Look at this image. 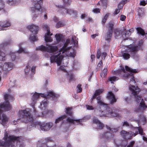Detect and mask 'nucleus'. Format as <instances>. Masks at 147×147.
<instances>
[{"label":"nucleus","mask_w":147,"mask_h":147,"mask_svg":"<svg viewBox=\"0 0 147 147\" xmlns=\"http://www.w3.org/2000/svg\"><path fill=\"white\" fill-rule=\"evenodd\" d=\"M97 102L98 105L96 107L94 112L97 116L101 117H120L113 108L109 107L108 104L103 102L101 100L100 96L96 98Z\"/></svg>","instance_id":"f257e3e1"},{"label":"nucleus","mask_w":147,"mask_h":147,"mask_svg":"<svg viewBox=\"0 0 147 147\" xmlns=\"http://www.w3.org/2000/svg\"><path fill=\"white\" fill-rule=\"evenodd\" d=\"M4 142L0 140V146H4L7 147H15L14 144L15 142H17V146H19V147H22L21 144H20V143L21 142L22 140L20 137H16L14 135L9 136L7 133L5 135L3 138Z\"/></svg>","instance_id":"f03ea898"},{"label":"nucleus","mask_w":147,"mask_h":147,"mask_svg":"<svg viewBox=\"0 0 147 147\" xmlns=\"http://www.w3.org/2000/svg\"><path fill=\"white\" fill-rule=\"evenodd\" d=\"M4 98L5 101L0 105V120L1 119V115L3 112L2 109H3L5 111L11 110L12 107L10 104L9 100L13 101L14 99L13 96L7 94H5L4 95Z\"/></svg>","instance_id":"7ed1b4c3"},{"label":"nucleus","mask_w":147,"mask_h":147,"mask_svg":"<svg viewBox=\"0 0 147 147\" xmlns=\"http://www.w3.org/2000/svg\"><path fill=\"white\" fill-rule=\"evenodd\" d=\"M30 110L28 109L24 110H21L19 112V116L23 119L22 121L26 123L32 122L33 120V117L30 113Z\"/></svg>","instance_id":"20e7f679"},{"label":"nucleus","mask_w":147,"mask_h":147,"mask_svg":"<svg viewBox=\"0 0 147 147\" xmlns=\"http://www.w3.org/2000/svg\"><path fill=\"white\" fill-rule=\"evenodd\" d=\"M37 2L35 4L34 7L31 8L30 11L33 14V17L34 19L39 16L42 13L41 5L42 0H36Z\"/></svg>","instance_id":"39448f33"},{"label":"nucleus","mask_w":147,"mask_h":147,"mask_svg":"<svg viewBox=\"0 0 147 147\" xmlns=\"http://www.w3.org/2000/svg\"><path fill=\"white\" fill-rule=\"evenodd\" d=\"M35 124L36 125L39 126L40 129L44 131L49 130L53 125L52 123H41L38 121L35 122Z\"/></svg>","instance_id":"423d86ee"},{"label":"nucleus","mask_w":147,"mask_h":147,"mask_svg":"<svg viewBox=\"0 0 147 147\" xmlns=\"http://www.w3.org/2000/svg\"><path fill=\"white\" fill-rule=\"evenodd\" d=\"M56 6L59 8V10L62 11V13L64 15L65 14L64 11H65L66 13L70 15L76 16L77 14V11L74 10L72 9H67L63 6H61L59 5H56Z\"/></svg>","instance_id":"0eeeda50"},{"label":"nucleus","mask_w":147,"mask_h":147,"mask_svg":"<svg viewBox=\"0 0 147 147\" xmlns=\"http://www.w3.org/2000/svg\"><path fill=\"white\" fill-rule=\"evenodd\" d=\"M63 59V57L60 55V53H58L56 55H53L50 57V61L51 63L56 62L58 65H60L61 60Z\"/></svg>","instance_id":"6e6552de"},{"label":"nucleus","mask_w":147,"mask_h":147,"mask_svg":"<svg viewBox=\"0 0 147 147\" xmlns=\"http://www.w3.org/2000/svg\"><path fill=\"white\" fill-rule=\"evenodd\" d=\"M11 43V41H8L5 42L3 43L0 44V61L5 60L6 59L5 54L1 51V49H3L4 47L9 45Z\"/></svg>","instance_id":"1a4fd4ad"},{"label":"nucleus","mask_w":147,"mask_h":147,"mask_svg":"<svg viewBox=\"0 0 147 147\" xmlns=\"http://www.w3.org/2000/svg\"><path fill=\"white\" fill-rule=\"evenodd\" d=\"M127 48V52L130 53L131 56L134 57L138 51V46L131 44L128 46Z\"/></svg>","instance_id":"9d476101"},{"label":"nucleus","mask_w":147,"mask_h":147,"mask_svg":"<svg viewBox=\"0 0 147 147\" xmlns=\"http://www.w3.org/2000/svg\"><path fill=\"white\" fill-rule=\"evenodd\" d=\"M129 88L131 94L133 96H135L138 94L140 91V89L138 86H135L131 84L129 85Z\"/></svg>","instance_id":"9b49d317"},{"label":"nucleus","mask_w":147,"mask_h":147,"mask_svg":"<svg viewBox=\"0 0 147 147\" xmlns=\"http://www.w3.org/2000/svg\"><path fill=\"white\" fill-rule=\"evenodd\" d=\"M126 29L125 28H123V30H118V29H116L115 30V37L116 38H117L118 37L121 35L122 36H123V34H122V32L123 31H125V37L126 36H129V33L130 32V31L128 32L126 30Z\"/></svg>","instance_id":"f8f14e48"},{"label":"nucleus","mask_w":147,"mask_h":147,"mask_svg":"<svg viewBox=\"0 0 147 147\" xmlns=\"http://www.w3.org/2000/svg\"><path fill=\"white\" fill-rule=\"evenodd\" d=\"M147 108V106L145 105L143 99H142L138 107L135 108L134 111L135 112H140L142 110H144Z\"/></svg>","instance_id":"ddd939ff"},{"label":"nucleus","mask_w":147,"mask_h":147,"mask_svg":"<svg viewBox=\"0 0 147 147\" xmlns=\"http://www.w3.org/2000/svg\"><path fill=\"white\" fill-rule=\"evenodd\" d=\"M107 98L110 101V103L112 105L117 101V99L115 97V95L111 91H109L108 92Z\"/></svg>","instance_id":"4468645a"},{"label":"nucleus","mask_w":147,"mask_h":147,"mask_svg":"<svg viewBox=\"0 0 147 147\" xmlns=\"http://www.w3.org/2000/svg\"><path fill=\"white\" fill-rule=\"evenodd\" d=\"M27 28L30 32L34 34H37L38 30V27L36 25L32 24L27 26Z\"/></svg>","instance_id":"2eb2a0df"},{"label":"nucleus","mask_w":147,"mask_h":147,"mask_svg":"<svg viewBox=\"0 0 147 147\" xmlns=\"http://www.w3.org/2000/svg\"><path fill=\"white\" fill-rule=\"evenodd\" d=\"M82 119H72L69 117H67V119L66 121L67 122L73 124L74 125H76L81 124V123L82 121Z\"/></svg>","instance_id":"dca6fc26"},{"label":"nucleus","mask_w":147,"mask_h":147,"mask_svg":"<svg viewBox=\"0 0 147 147\" xmlns=\"http://www.w3.org/2000/svg\"><path fill=\"white\" fill-rule=\"evenodd\" d=\"M121 134L123 138L125 140L130 139L131 137V132H127L124 130L122 131Z\"/></svg>","instance_id":"f3484780"},{"label":"nucleus","mask_w":147,"mask_h":147,"mask_svg":"<svg viewBox=\"0 0 147 147\" xmlns=\"http://www.w3.org/2000/svg\"><path fill=\"white\" fill-rule=\"evenodd\" d=\"M115 142L117 147H125L127 144L122 140L116 139Z\"/></svg>","instance_id":"a211bd4d"},{"label":"nucleus","mask_w":147,"mask_h":147,"mask_svg":"<svg viewBox=\"0 0 147 147\" xmlns=\"http://www.w3.org/2000/svg\"><path fill=\"white\" fill-rule=\"evenodd\" d=\"M113 134L109 132H105L100 136L101 138H106L107 140L111 139L113 138Z\"/></svg>","instance_id":"6ab92c4d"},{"label":"nucleus","mask_w":147,"mask_h":147,"mask_svg":"<svg viewBox=\"0 0 147 147\" xmlns=\"http://www.w3.org/2000/svg\"><path fill=\"white\" fill-rule=\"evenodd\" d=\"M58 47L57 46H53L52 45H49L47 49V52L49 53H53L57 51Z\"/></svg>","instance_id":"aec40b11"},{"label":"nucleus","mask_w":147,"mask_h":147,"mask_svg":"<svg viewBox=\"0 0 147 147\" xmlns=\"http://www.w3.org/2000/svg\"><path fill=\"white\" fill-rule=\"evenodd\" d=\"M103 91V90L102 89H99L96 90L92 97L91 98V102L92 103L93 99H95L96 98V96H99L101 94Z\"/></svg>","instance_id":"412c9836"},{"label":"nucleus","mask_w":147,"mask_h":147,"mask_svg":"<svg viewBox=\"0 0 147 147\" xmlns=\"http://www.w3.org/2000/svg\"><path fill=\"white\" fill-rule=\"evenodd\" d=\"M93 122L94 123L97 125L98 128L99 129H102L104 127V124L101 123L99 120L97 119H94L93 120Z\"/></svg>","instance_id":"4be33fe9"},{"label":"nucleus","mask_w":147,"mask_h":147,"mask_svg":"<svg viewBox=\"0 0 147 147\" xmlns=\"http://www.w3.org/2000/svg\"><path fill=\"white\" fill-rule=\"evenodd\" d=\"M113 32L108 30L105 37V40L107 42H109L111 40L112 37Z\"/></svg>","instance_id":"5701e85b"},{"label":"nucleus","mask_w":147,"mask_h":147,"mask_svg":"<svg viewBox=\"0 0 147 147\" xmlns=\"http://www.w3.org/2000/svg\"><path fill=\"white\" fill-rule=\"evenodd\" d=\"M121 69L117 70L116 71V74L119 75L121 77H122L121 75L125 74V71L124 67L121 66Z\"/></svg>","instance_id":"b1692460"},{"label":"nucleus","mask_w":147,"mask_h":147,"mask_svg":"<svg viewBox=\"0 0 147 147\" xmlns=\"http://www.w3.org/2000/svg\"><path fill=\"white\" fill-rule=\"evenodd\" d=\"M10 23L8 21L0 22V27L5 28L9 26Z\"/></svg>","instance_id":"393cba45"},{"label":"nucleus","mask_w":147,"mask_h":147,"mask_svg":"<svg viewBox=\"0 0 147 147\" xmlns=\"http://www.w3.org/2000/svg\"><path fill=\"white\" fill-rule=\"evenodd\" d=\"M114 22L112 20L110 21L108 23V25L107 27L109 31H113Z\"/></svg>","instance_id":"a878e982"},{"label":"nucleus","mask_w":147,"mask_h":147,"mask_svg":"<svg viewBox=\"0 0 147 147\" xmlns=\"http://www.w3.org/2000/svg\"><path fill=\"white\" fill-rule=\"evenodd\" d=\"M107 67L105 66L103 71L100 73V76L102 78L106 77L107 75Z\"/></svg>","instance_id":"bb28decb"},{"label":"nucleus","mask_w":147,"mask_h":147,"mask_svg":"<svg viewBox=\"0 0 147 147\" xmlns=\"http://www.w3.org/2000/svg\"><path fill=\"white\" fill-rule=\"evenodd\" d=\"M118 78L116 77L115 76H113L108 78L107 82H111V83L112 84H114V82L118 80Z\"/></svg>","instance_id":"cd10ccee"},{"label":"nucleus","mask_w":147,"mask_h":147,"mask_svg":"<svg viewBox=\"0 0 147 147\" xmlns=\"http://www.w3.org/2000/svg\"><path fill=\"white\" fill-rule=\"evenodd\" d=\"M67 43L65 42L64 44L63 47L60 49L59 52H62V53H63L67 51L69 49L68 48H67Z\"/></svg>","instance_id":"c85d7f7f"},{"label":"nucleus","mask_w":147,"mask_h":147,"mask_svg":"<svg viewBox=\"0 0 147 147\" xmlns=\"http://www.w3.org/2000/svg\"><path fill=\"white\" fill-rule=\"evenodd\" d=\"M47 47H46L43 45H41L36 48V50H40L42 51L47 52Z\"/></svg>","instance_id":"c756f323"},{"label":"nucleus","mask_w":147,"mask_h":147,"mask_svg":"<svg viewBox=\"0 0 147 147\" xmlns=\"http://www.w3.org/2000/svg\"><path fill=\"white\" fill-rule=\"evenodd\" d=\"M40 94H39L36 92L32 97V100L34 103L37 100V99L39 97Z\"/></svg>","instance_id":"7c9ffc66"},{"label":"nucleus","mask_w":147,"mask_h":147,"mask_svg":"<svg viewBox=\"0 0 147 147\" xmlns=\"http://www.w3.org/2000/svg\"><path fill=\"white\" fill-rule=\"evenodd\" d=\"M63 35L61 34H56L55 35V37L56 38L57 41L58 43H59L61 40L62 38Z\"/></svg>","instance_id":"2f4dec72"},{"label":"nucleus","mask_w":147,"mask_h":147,"mask_svg":"<svg viewBox=\"0 0 147 147\" xmlns=\"http://www.w3.org/2000/svg\"><path fill=\"white\" fill-rule=\"evenodd\" d=\"M2 119L1 120V123L3 125H4L7 121L8 120V118L5 115H2Z\"/></svg>","instance_id":"473e14b6"},{"label":"nucleus","mask_w":147,"mask_h":147,"mask_svg":"<svg viewBox=\"0 0 147 147\" xmlns=\"http://www.w3.org/2000/svg\"><path fill=\"white\" fill-rule=\"evenodd\" d=\"M138 33L142 36H144L145 34V32L143 29L141 27H137L136 29Z\"/></svg>","instance_id":"72a5a7b5"},{"label":"nucleus","mask_w":147,"mask_h":147,"mask_svg":"<svg viewBox=\"0 0 147 147\" xmlns=\"http://www.w3.org/2000/svg\"><path fill=\"white\" fill-rule=\"evenodd\" d=\"M125 69L127 71L131 73H136L137 72V71L136 69H132V68L127 66H125Z\"/></svg>","instance_id":"f704fd0d"},{"label":"nucleus","mask_w":147,"mask_h":147,"mask_svg":"<svg viewBox=\"0 0 147 147\" xmlns=\"http://www.w3.org/2000/svg\"><path fill=\"white\" fill-rule=\"evenodd\" d=\"M66 117V116L65 115H64L56 119L55 122V123H59V121H62L63 119H65Z\"/></svg>","instance_id":"c9c22d12"},{"label":"nucleus","mask_w":147,"mask_h":147,"mask_svg":"<svg viewBox=\"0 0 147 147\" xmlns=\"http://www.w3.org/2000/svg\"><path fill=\"white\" fill-rule=\"evenodd\" d=\"M131 73L129 74H123V75H121L122 76V77L125 79H127L130 76L131 77H133L134 76V75L133 74Z\"/></svg>","instance_id":"e433bc0d"},{"label":"nucleus","mask_w":147,"mask_h":147,"mask_svg":"<svg viewBox=\"0 0 147 147\" xmlns=\"http://www.w3.org/2000/svg\"><path fill=\"white\" fill-rule=\"evenodd\" d=\"M109 13H107L104 17L102 21V23L103 24H105L107 19L109 18Z\"/></svg>","instance_id":"4c0bfd02"},{"label":"nucleus","mask_w":147,"mask_h":147,"mask_svg":"<svg viewBox=\"0 0 147 147\" xmlns=\"http://www.w3.org/2000/svg\"><path fill=\"white\" fill-rule=\"evenodd\" d=\"M64 23L61 21H59L56 23L55 27L56 28H58L64 26Z\"/></svg>","instance_id":"58836bf2"},{"label":"nucleus","mask_w":147,"mask_h":147,"mask_svg":"<svg viewBox=\"0 0 147 147\" xmlns=\"http://www.w3.org/2000/svg\"><path fill=\"white\" fill-rule=\"evenodd\" d=\"M30 67L29 65H27L26 67L24 69V72L25 74L26 75H28L30 71Z\"/></svg>","instance_id":"ea45409f"},{"label":"nucleus","mask_w":147,"mask_h":147,"mask_svg":"<svg viewBox=\"0 0 147 147\" xmlns=\"http://www.w3.org/2000/svg\"><path fill=\"white\" fill-rule=\"evenodd\" d=\"M17 53H23L25 54H28V52L25 49H24L20 47L19 50L18 51Z\"/></svg>","instance_id":"a19ab883"},{"label":"nucleus","mask_w":147,"mask_h":147,"mask_svg":"<svg viewBox=\"0 0 147 147\" xmlns=\"http://www.w3.org/2000/svg\"><path fill=\"white\" fill-rule=\"evenodd\" d=\"M71 109H72L70 107L66 108L65 113L70 116H71L72 115V112L71 111Z\"/></svg>","instance_id":"79ce46f5"},{"label":"nucleus","mask_w":147,"mask_h":147,"mask_svg":"<svg viewBox=\"0 0 147 147\" xmlns=\"http://www.w3.org/2000/svg\"><path fill=\"white\" fill-rule=\"evenodd\" d=\"M122 55L125 59L127 60L130 58V54L128 53H123L122 54Z\"/></svg>","instance_id":"37998d69"},{"label":"nucleus","mask_w":147,"mask_h":147,"mask_svg":"<svg viewBox=\"0 0 147 147\" xmlns=\"http://www.w3.org/2000/svg\"><path fill=\"white\" fill-rule=\"evenodd\" d=\"M135 98V101L136 102L138 103L140 102V100H141V96L138 95V94L135 95L134 96Z\"/></svg>","instance_id":"c03bdc74"},{"label":"nucleus","mask_w":147,"mask_h":147,"mask_svg":"<svg viewBox=\"0 0 147 147\" xmlns=\"http://www.w3.org/2000/svg\"><path fill=\"white\" fill-rule=\"evenodd\" d=\"M47 146V147H56L57 146L56 144L54 145L52 147H49L48 146H47V144H40V143L37 144V147H43V146Z\"/></svg>","instance_id":"a18cd8bd"},{"label":"nucleus","mask_w":147,"mask_h":147,"mask_svg":"<svg viewBox=\"0 0 147 147\" xmlns=\"http://www.w3.org/2000/svg\"><path fill=\"white\" fill-rule=\"evenodd\" d=\"M64 2V5L65 6H69L71 3V1L70 0H63Z\"/></svg>","instance_id":"49530a36"},{"label":"nucleus","mask_w":147,"mask_h":147,"mask_svg":"<svg viewBox=\"0 0 147 147\" xmlns=\"http://www.w3.org/2000/svg\"><path fill=\"white\" fill-rule=\"evenodd\" d=\"M100 3L103 6H105L106 8L107 6V0H101L100 1Z\"/></svg>","instance_id":"de8ad7c7"},{"label":"nucleus","mask_w":147,"mask_h":147,"mask_svg":"<svg viewBox=\"0 0 147 147\" xmlns=\"http://www.w3.org/2000/svg\"><path fill=\"white\" fill-rule=\"evenodd\" d=\"M82 85L81 84H79L77 86L78 90H77L78 93H80L82 91V88H81Z\"/></svg>","instance_id":"09e8293b"},{"label":"nucleus","mask_w":147,"mask_h":147,"mask_svg":"<svg viewBox=\"0 0 147 147\" xmlns=\"http://www.w3.org/2000/svg\"><path fill=\"white\" fill-rule=\"evenodd\" d=\"M30 40L34 42L38 40V38L34 35L31 36L29 38Z\"/></svg>","instance_id":"8fccbe9b"},{"label":"nucleus","mask_w":147,"mask_h":147,"mask_svg":"<svg viewBox=\"0 0 147 147\" xmlns=\"http://www.w3.org/2000/svg\"><path fill=\"white\" fill-rule=\"evenodd\" d=\"M16 53H11L10 55L12 61H14L16 58Z\"/></svg>","instance_id":"3c124183"},{"label":"nucleus","mask_w":147,"mask_h":147,"mask_svg":"<svg viewBox=\"0 0 147 147\" xmlns=\"http://www.w3.org/2000/svg\"><path fill=\"white\" fill-rule=\"evenodd\" d=\"M5 4L3 0H0V10L3 9Z\"/></svg>","instance_id":"603ef678"},{"label":"nucleus","mask_w":147,"mask_h":147,"mask_svg":"<svg viewBox=\"0 0 147 147\" xmlns=\"http://www.w3.org/2000/svg\"><path fill=\"white\" fill-rule=\"evenodd\" d=\"M4 65H6V66H7V67L8 68H13V64L11 63H10V62H8V63H6Z\"/></svg>","instance_id":"864d4df0"},{"label":"nucleus","mask_w":147,"mask_h":147,"mask_svg":"<svg viewBox=\"0 0 147 147\" xmlns=\"http://www.w3.org/2000/svg\"><path fill=\"white\" fill-rule=\"evenodd\" d=\"M101 53L100 50L98 49L97 51L96 57L97 59H99L101 55Z\"/></svg>","instance_id":"5fc2aeb1"},{"label":"nucleus","mask_w":147,"mask_h":147,"mask_svg":"<svg viewBox=\"0 0 147 147\" xmlns=\"http://www.w3.org/2000/svg\"><path fill=\"white\" fill-rule=\"evenodd\" d=\"M137 129L139 133L141 135H143V130L141 127H137Z\"/></svg>","instance_id":"6e6d98bb"},{"label":"nucleus","mask_w":147,"mask_h":147,"mask_svg":"<svg viewBox=\"0 0 147 147\" xmlns=\"http://www.w3.org/2000/svg\"><path fill=\"white\" fill-rule=\"evenodd\" d=\"M45 41L46 42H51L52 41V39L50 37L46 36L45 38Z\"/></svg>","instance_id":"4d7b16f0"},{"label":"nucleus","mask_w":147,"mask_h":147,"mask_svg":"<svg viewBox=\"0 0 147 147\" xmlns=\"http://www.w3.org/2000/svg\"><path fill=\"white\" fill-rule=\"evenodd\" d=\"M69 80L70 81H73L74 80V75L73 74L71 73H70L69 74Z\"/></svg>","instance_id":"13d9d810"},{"label":"nucleus","mask_w":147,"mask_h":147,"mask_svg":"<svg viewBox=\"0 0 147 147\" xmlns=\"http://www.w3.org/2000/svg\"><path fill=\"white\" fill-rule=\"evenodd\" d=\"M102 60H100L98 63L97 68H96V69H97L98 70V69L102 65ZM98 70H97V71Z\"/></svg>","instance_id":"bf43d9fd"},{"label":"nucleus","mask_w":147,"mask_h":147,"mask_svg":"<svg viewBox=\"0 0 147 147\" xmlns=\"http://www.w3.org/2000/svg\"><path fill=\"white\" fill-rule=\"evenodd\" d=\"M122 126H126V127H129V123L127 121H125L123 123Z\"/></svg>","instance_id":"052dcab7"},{"label":"nucleus","mask_w":147,"mask_h":147,"mask_svg":"<svg viewBox=\"0 0 147 147\" xmlns=\"http://www.w3.org/2000/svg\"><path fill=\"white\" fill-rule=\"evenodd\" d=\"M126 16L123 15H121L120 16V20L121 21H124L126 18Z\"/></svg>","instance_id":"680f3d73"},{"label":"nucleus","mask_w":147,"mask_h":147,"mask_svg":"<svg viewBox=\"0 0 147 147\" xmlns=\"http://www.w3.org/2000/svg\"><path fill=\"white\" fill-rule=\"evenodd\" d=\"M100 10L99 8H95L93 10V11L94 13H98L100 12Z\"/></svg>","instance_id":"e2e57ef3"},{"label":"nucleus","mask_w":147,"mask_h":147,"mask_svg":"<svg viewBox=\"0 0 147 147\" xmlns=\"http://www.w3.org/2000/svg\"><path fill=\"white\" fill-rule=\"evenodd\" d=\"M86 107L87 108V109L88 110H93L94 109V108L91 105H86Z\"/></svg>","instance_id":"0e129e2a"},{"label":"nucleus","mask_w":147,"mask_h":147,"mask_svg":"<svg viewBox=\"0 0 147 147\" xmlns=\"http://www.w3.org/2000/svg\"><path fill=\"white\" fill-rule=\"evenodd\" d=\"M107 55V54L105 52H103L101 54V58L102 59H105V57Z\"/></svg>","instance_id":"69168bd1"},{"label":"nucleus","mask_w":147,"mask_h":147,"mask_svg":"<svg viewBox=\"0 0 147 147\" xmlns=\"http://www.w3.org/2000/svg\"><path fill=\"white\" fill-rule=\"evenodd\" d=\"M48 95L52 97H55L56 96L55 93L52 91H51L48 92Z\"/></svg>","instance_id":"338daca9"},{"label":"nucleus","mask_w":147,"mask_h":147,"mask_svg":"<svg viewBox=\"0 0 147 147\" xmlns=\"http://www.w3.org/2000/svg\"><path fill=\"white\" fill-rule=\"evenodd\" d=\"M134 143L135 142L134 141H131L130 143L127 146V147H133Z\"/></svg>","instance_id":"774afa93"}]
</instances>
